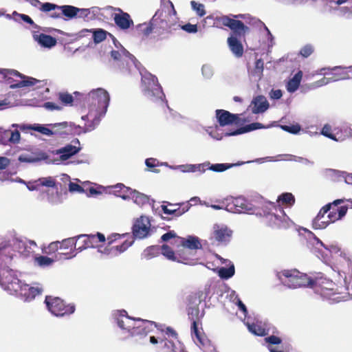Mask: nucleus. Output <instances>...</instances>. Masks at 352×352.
Instances as JSON below:
<instances>
[{"label":"nucleus","instance_id":"3c124183","mask_svg":"<svg viewBox=\"0 0 352 352\" xmlns=\"http://www.w3.org/2000/svg\"><path fill=\"white\" fill-rule=\"evenodd\" d=\"M341 134L338 138H343V141L352 135V126L343 125L340 129Z\"/></svg>","mask_w":352,"mask_h":352},{"label":"nucleus","instance_id":"20e7f679","mask_svg":"<svg viewBox=\"0 0 352 352\" xmlns=\"http://www.w3.org/2000/svg\"><path fill=\"white\" fill-rule=\"evenodd\" d=\"M142 76V89L146 97L153 102H163L164 94L157 78L147 72H140Z\"/></svg>","mask_w":352,"mask_h":352},{"label":"nucleus","instance_id":"a211bd4d","mask_svg":"<svg viewBox=\"0 0 352 352\" xmlns=\"http://www.w3.org/2000/svg\"><path fill=\"white\" fill-rule=\"evenodd\" d=\"M215 113L216 118L221 126L230 125L234 123L238 124L240 122L239 115L238 114H233L223 109H217Z\"/></svg>","mask_w":352,"mask_h":352},{"label":"nucleus","instance_id":"8fccbe9b","mask_svg":"<svg viewBox=\"0 0 352 352\" xmlns=\"http://www.w3.org/2000/svg\"><path fill=\"white\" fill-rule=\"evenodd\" d=\"M10 135V129H4L3 128H0V144L3 145L9 144Z\"/></svg>","mask_w":352,"mask_h":352},{"label":"nucleus","instance_id":"7ed1b4c3","mask_svg":"<svg viewBox=\"0 0 352 352\" xmlns=\"http://www.w3.org/2000/svg\"><path fill=\"white\" fill-rule=\"evenodd\" d=\"M278 278L282 283L289 288L296 289L301 287H314V278L296 270H285L278 274Z\"/></svg>","mask_w":352,"mask_h":352},{"label":"nucleus","instance_id":"393cba45","mask_svg":"<svg viewBox=\"0 0 352 352\" xmlns=\"http://www.w3.org/2000/svg\"><path fill=\"white\" fill-rule=\"evenodd\" d=\"M114 21L116 24L122 30H126L133 25V21L130 18V15L126 12L116 14L114 16Z\"/></svg>","mask_w":352,"mask_h":352},{"label":"nucleus","instance_id":"5fc2aeb1","mask_svg":"<svg viewBox=\"0 0 352 352\" xmlns=\"http://www.w3.org/2000/svg\"><path fill=\"white\" fill-rule=\"evenodd\" d=\"M329 224L327 219H314L313 221V228L314 229H323Z\"/></svg>","mask_w":352,"mask_h":352},{"label":"nucleus","instance_id":"dca6fc26","mask_svg":"<svg viewBox=\"0 0 352 352\" xmlns=\"http://www.w3.org/2000/svg\"><path fill=\"white\" fill-rule=\"evenodd\" d=\"M19 161L25 163H36L45 161L46 164H58L57 160H52L46 153L42 151L31 154H22L19 157Z\"/></svg>","mask_w":352,"mask_h":352},{"label":"nucleus","instance_id":"052dcab7","mask_svg":"<svg viewBox=\"0 0 352 352\" xmlns=\"http://www.w3.org/2000/svg\"><path fill=\"white\" fill-rule=\"evenodd\" d=\"M280 128L290 133L296 134L298 133L300 130V127L299 125H292V126H287V125H281Z\"/></svg>","mask_w":352,"mask_h":352},{"label":"nucleus","instance_id":"09e8293b","mask_svg":"<svg viewBox=\"0 0 352 352\" xmlns=\"http://www.w3.org/2000/svg\"><path fill=\"white\" fill-rule=\"evenodd\" d=\"M133 243V241H128L127 239H125L122 244L117 245L116 246L112 247L111 250H116L118 252V253L124 252L125 250H126L130 246L132 245Z\"/></svg>","mask_w":352,"mask_h":352},{"label":"nucleus","instance_id":"0e129e2a","mask_svg":"<svg viewBox=\"0 0 352 352\" xmlns=\"http://www.w3.org/2000/svg\"><path fill=\"white\" fill-rule=\"evenodd\" d=\"M76 18H82L85 19L88 17L89 14L91 13L90 9L87 8H76Z\"/></svg>","mask_w":352,"mask_h":352},{"label":"nucleus","instance_id":"c03bdc74","mask_svg":"<svg viewBox=\"0 0 352 352\" xmlns=\"http://www.w3.org/2000/svg\"><path fill=\"white\" fill-rule=\"evenodd\" d=\"M278 201H281L283 204L288 205H293L295 202V198L294 195L290 192H285L281 194L277 199Z\"/></svg>","mask_w":352,"mask_h":352},{"label":"nucleus","instance_id":"cd10ccee","mask_svg":"<svg viewBox=\"0 0 352 352\" xmlns=\"http://www.w3.org/2000/svg\"><path fill=\"white\" fill-rule=\"evenodd\" d=\"M162 254L166 256L168 259L173 261L181 262L186 265H195L196 262L190 261L187 258H184L183 261L177 260L175 256L174 252L167 245H163L162 246Z\"/></svg>","mask_w":352,"mask_h":352},{"label":"nucleus","instance_id":"e2e57ef3","mask_svg":"<svg viewBox=\"0 0 352 352\" xmlns=\"http://www.w3.org/2000/svg\"><path fill=\"white\" fill-rule=\"evenodd\" d=\"M329 212L327 218L329 223L340 219L334 206L333 208L331 207V209Z\"/></svg>","mask_w":352,"mask_h":352},{"label":"nucleus","instance_id":"f03ea898","mask_svg":"<svg viewBox=\"0 0 352 352\" xmlns=\"http://www.w3.org/2000/svg\"><path fill=\"white\" fill-rule=\"evenodd\" d=\"M312 288L316 294L331 302H338L349 298V293L344 292L348 289L346 287H338L331 280L322 276L314 278Z\"/></svg>","mask_w":352,"mask_h":352},{"label":"nucleus","instance_id":"864d4df0","mask_svg":"<svg viewBox=\"0 0 352 352\" xmlns=\"http://www.w3.org/2000/svg\"><path fill=\"white\" fill-rule=\"evenodd\" d=\"M159 248L157 246H151L144 251V256L146 258L150 259L155 256L158 253Z\"/></svg>","mask_w":352,"mask_h":352},{"label":"nucleus","instance_id":"37998d69","mask_svg":"<svg viewBox=\"0 0 352 352\" xmlns=\"http://www.w3.org/2000/svg\"><path fill=\"white\" fill-rule=\"evenodd\" d=\"M38 82V81L35 78H28L26 80H22L15 84L11 85L10 88L15 89V88H20V87H30V86L34 85Z\"/></svg>","mask_w":352,"mask_h":352},{"label":"nucleus","instance_id":"6e6d98bb","mask_svg":"<svg viewBox=\"0 0 352 352\" xmlns=\"http://www.w3.org/2000/svg\"><path fill=\"white\" fill-rule=\"evenodd\" d=\"M340 203V200H336L333 202L334 204V208L337 211L338 217L342 219L346 214L348 210V208L345 206H342L340 207H338L337 205Z\"/></svg>","mask_w":352,"mask_h":352},{"label":"nucleus","instance_id":"de8ad7c7","mask_svg":"<svg viewBox=\"0 0 352 352\" xmlns=\"http://www.w3.org/2000/svg\"><path fill=\"white\" fill-rule=\"evenodd\" d=\"M192 9L196 12L197 14L199 16H203L206 14L204 5L197 3L195 1L190 2Z\"/></svg>","mask_w":352,"mask_h":352},{"label":"nucleus","instance_id":"774afa93","mask_svg":"<svg viewBox=\"0 0 352 352\" xmlns=\"http://www.w3.org/2000/svg\"><path fill=\"white\" fill-rule=\"evenodd\" d=\"M340 12V14L344 16L349 17L352 16V6L350 7L348 6H344L340 7L338 9Z\"/></svg>","mask_w":352,"mask_h":352},{"label":"nucleus","instance_id":"c9c22d12","mask_svg":"<svg viewBox=\"0 0 352 352\" xmlns=\"http://www.w3.org/2000/svg\"><path fill=\"white\" fill-rule=\"evenodd\" d=\"M244 162L236 163V164H214L207 166L208 169L214 172H223L232 167L243 164Z\"/></svg>","mask_w":352,"mask_h":352},{"label":"nucleus","instance_id":"a18cd8bd","mask_svg":"<svg viewBox=\"0 0 352 352\" xmlns=\"http://www.w3.org/2000/svg\"><path fill=\"white\" fill-rule=\"evenodd\" d=\"M35 262L41 267H47L54 263V260L46 256H39L35 258Z\"/></svg>","mask_w":352,"mask_h":352},{"label":"nucleus","instance_id":"5701e85b","mask_svg":"<svg viewBox=\"0 0 352 352\" xmlns=\"http://www.w3.org/2000/svg\"><path fill=\"white\" fill-rule=\"evenodd\" d=\"M33 38L41 47L45 48L50 49L55 46L57 43L54 37L42 33L39 34H34Z\"/></svg>","mask_w":352,"mask_h":352},{"label":"nucleus","instance_id":"9b49d317","mask_svg":"<svg viewBox=\"0 0 352 352\" xmlns=\"http://www.w3.org/2000/svg\"><path fill=\"white\" fill-rule=\"evenodd\" d=\"M43 291V287L38 283L30 286L21 282L20 288L14 294L21 296L25 301H31Z\"/></svg>","mask_w":352,"mask_h":352},{"label":"nucleus","instance_id":"9d476101","mask_svg":"<svg viewBox=\"0 0 352 352\" xmlns=\"http://www.w3.org/2000/svg\"><path fill=\"white\" fill-rule=\"evenodd\" d=\"M151 221L148 217L141 216L138 218L133 226V234L135 238L142 239L149 235Z\"/></svg>","mask_w":352,"mask_h":352},{"label":"nucleus","instance_id":"a878e982","mask_svg":"<svg viewBox=\"0 0 352 352\" xmlns=\"http://www.w3.org/2000/svg\"><path fill=\"white\" fill-rule=\"evenodd\" d=\"M269 126H267L268 128ZM266 128L264 125L259 122H254L249 124H247L244 126L240 127L239 129L234 130L233 131H230L226 133V136H232L236 135L245 133H248L252 131H254L259 129Z\"/></svg>","mask_w":352,"mask_h":352},{"label":"nucleus","instance_id":"f704fd0d","mask_svg":"<svg viewBox=\"0 0 352 352\" xmlns=\"http://www.w3.org/2000/svg\"><path fill=\"white\" fill-rule=\"evenodd\" d=\"M210 165V162H206L199 164H183L178 165L179 170L182 173H195L197 170H200L201 167H206Z\"/></svg>","mask_w":352,"mask_h":352},{"label":"nucleus","instance_id":"4c0bfd02","mask_svg":"<svg viewBox=\"0 0 352 352\" xmlns=\"http://www.w3.org/2000/svg\"><path fill=\"white\" fill-rule=\"evenodd\" d=\"M324 175L331 180H339L342 177H344L345 172L336 169L327 168L323 171Z\"/></svg>","mask_w":352,"mask_h":352},{"label":"nucleus","instance_id":"338daca9","mask_svg":"<svg viewBox=\"0 0 352 352\" xmlns=\"http://www.w3.org/2000/svg\"><path fill=\"white\" fill-rule=\"evenodd\" d=\"M314 52V48L311 45H306L300 51V54L302 56L307 58L309 56Z\"/></svg>","mask_w":352,"mask_h":352},{"label":"nucleus","instance_id":"603ef678","mask_svg":"<svg viewBox=\"0 0 352 352\" xmlns=\"http://www.w3.org/2000/svg\"><path fill=\"white\" fill-rule=\"evenodd\" d=\"M109 188L113 189V194L114 195V192L117 193H122V192H131V189L129 187L125 186L122 183H118L113 186H108Z\"/></svg>","mask_w":352,"mask_h":352},{"label":"nucleus","instance_id":"49530a36","mask_svg":"<svg viewBox=\"0 0 352 352\" xmlns=\"http://www.w3.org/2000/svg\"><path fill=\"white\" fill-rule=\"evenodd\" d=\"M107 36V32L102 29H98L93 32V39L95 43H99L104 41Z\"/></svg>","mask_w":352,"mask_h":352},{"label":"nucleus","instance_id":"e433bc0d","mask_svg":"<svg viewBox=\"0 0 352 352\" xmlns=\"http://www.w3.org/2000/svg\"><path fill=\"white\" fill-rule=\"evenodd\" d=\"M245 324L247 326L249 331L251 332L252 334L258 336H263L265 335V329L258 324H256L254 323H251L249 321V318L247 319V321L245 322Z\"/></svg>","mask_w":352,"mask_h":352},{"label":"nucleus","instance_id":"2eb2a0df","mask_svg":"<svg viewBox=\"0 0 352 352\" xmlns=\"http://www.w3.org/2000/svg\"><path fill=\"white\" fill-rule=\"evenodd\" d=\"M72 144H68L65 146L55 150L53 153L54 155H57L59 156V158L56 159L58 160V164L60 163V161H65L70 158L72 156L74 155L80 150V142L78 139L72 141Z\"/></svg>","mask_w":352,"mask_h":352},{"label":"nucleus","instance_id":"4d7b16f0","mask_svg":"<svg viewBox=\"0 0 352 352\" xmlns=\"http://www.w3.org/2000/svg\"><path fill=\"white\" fill-rule=\"evenodd\" d=\"M292 158L289 159V160L300 162L305 166H312L314 165V162L311 161L307 158L296 156V155H291Z\"/></svg>","mask_w":352,"mask_h":352},{"label":"nucleus","instance_id":"423d86ee","mask_svg":"<svg viewBox=\"0 0 352 352\" xmlns=\"http://www.w3.org/2000/svg\"><path fill=\"white\" fill-rule=\"evenodd\" d=\"M217 202L225 204V210L230 212L258 214L256 212V208L241 197L234 198L232 196H228L223 199L217 200Z\"/></svg>","mask_w":352,"mask_h":352},{"label":"nucleus","instance_id":"6ab92c4d","mask_svg":"<svg viewBox=\"0 0 352 352\" xmlns=\"http://www.w3.org/2000/svg\"><path fill=\"white\" fill-rule=\"evenodd\" d=\"M153 325L156 324L148 320H142L140 318L135 319V323L133 324L130 336H146L151 329Z\"/></svg>","mask_w":352,"mask_h":352},{"label":"nucleus","instance_id":"c85d7f7f","mask_svg":"<svg viewBox=\"0 0 352 352\" xmlns=\"http://www.w3.org/2000/svg\"><path fill=\"white\" fill-rule=\"evenodd\" d=\"M349 78H350V76H349V74L347 73H344V75L343 76L338 77V78L324 77L322 79L311 83L310 85V88L311 89H316V88L320 87L323 85H326L331 82H335V81H337L339 80L349 79Z\"/></svg>","mask_w":352,"mask_h":352},{"label":"nucleus","instance_id":"aec40b11","mask_svg":"<svg viewBox=\"0 0 352 352\" xmlns=\"http://www.w3.org/2000/svg\"><path fill=\"white\" fill-rule=\"evenodd\" d=\"M232 234V231L223 224H215L213 226L212 236L219 242L229 241Z\"/></svg>","mask_w":352,"mask_h":352},{"label":"nucleus","instance_id":"79ce46f5","mask_svg":"<svg viewBox=\"0 0 352 352\" xmlns=\"http://www.w3.org/2000/svg\"><path fill=\"white\" fill-rule=\"evenodd\" d=\"M73 248H77L76 236L63 240L60 245V250H72Z\"/></svg>","mask_w":352,"mask_h":352},{"label":"nucleus","instance_id":"39448f33","mask_svg":"<svg viewBox=\"0 0 352 352\" xmlns=\"http://www.w3.org/2000/svg\"><path fill=\"white\" fill-rule=\"evenodd\" d=\"M263 212L272 226L278 228H287L289 226V218L277 203H267L264 206Z\"/></svg>","mask_w":352,"mask_h":352},{"label":"nucleus","instance_id":"72a5a7b5","mask_svg":"<svg viewBox=\"0 0 352 352\" xmlns=\"http://www.w3.org/2000/svg\"><path fill=\"white\" fill-rule=\"evenodd\" d=\"M182 243L184 248L189 250H197L201 248V245L199 240L195 236H188L186 239H181Z\"/></svg>","mask_w":352,"mask_h":352},{"label":"nucleus","instance_id":"2f4dec72","mask_svg":"<svg viewBox=\"0 0 352 352\" xmlns=\"http://www.w3.org/2000/svg\"><path fill=\"white\" fill-rule=\"evenodd\" d=\"M12 256L11 247L6 242L0 243V262L6 263Z\"/></svg>","mask_w":352,"mask_h":352},{"label":"nucleus","instance_id":"bf43d9fd","mask_svg":"<svg viewBox=\"0 0 352 352\" xmlns=\"http://www.w3.org/2000/svg\"><path fill=\"white\" fill-rule=\"evenodd\" d=\"M21 139V135L19 131H12L10 130V144H18Z\"/></svg>","mask_w":352,"mask_h":352},{"label":"nucleus","instance_id":"0eeeda50","mask_svg":"<svg viewBox=\"0 0 352 352\" xmlns=\"http://www.w3.org/2000/svg\"><path fill=\"white\" fill-rule=\"evenodd\" d=\"M45 303L48 311L56 317L70 315L75 311L74 305H66L63 300L58 297L46 296Z\"/></svg>","mask_w":352,"mask_h":352},{"label":"nucleus","instance_id":"58836bf2","mask_svg":"<svg viewBox=\"0 0 352 352\" xmlns=\"http://www.w3.org/2000/svg\"><path fill=\"white\" fill-rule=\"evenodd\" d=\"M76 8V7L73 6H59V10L61 11V14L68 19L76 18L77 13Z\"/></svg>","mask_w":352,"mask_h":352},{"label":"nucleus","instance_id":"4be33fe9","mask_svg":"<svg viewBox=\"0 0 352 352\" xmlns=\"http://www.w3.org/2000/svg\"><path fill=\"white\" fill-rule=\"evenodd\" d=\"M269 106V102L265 96H257L252 99L249 108L253 113L258 114L267 111Z\"/></svg>","mask_w":352,"mask_h":352},{"label":"nucleus","instance_id":"412c9836","mask_svg":"<svg viewBox=\"0 0 352 352\" xmlns=\"http://www.w3.org/2000/svg\"><path fill=\"white\" fill-rule=\"evenodd\" d=\"M77 248L79 252L89 248H94L96 243V236L95 234H80L76 236Z\"/></svg>","mask_w":352,"mask_h":352},{"label":"nucleus","instance_id":"c756f323","mask_svg":"<svg viewBox=\"0 0 352 352\" xmlns=\"http://www.w3.org/2000/svg\"><path fill=\"white\" fill-rule=\"evenodd\" d=\"M302 77V71H298L287 84V90L289 93L295 92L299 87Z\"/></svg>","mask_w":352,"mask_h":352},{"label":"nucleus","instance_id":"69168bd1","mask_svg":"<svg viewBox=\"0 0 352 352\" xmlns=\"http://www.w3.org/2000/svg\"><path fill=\"white\" fill-rule=\"evenodd\" d=\"M265 341L266 343L269 344V346L279 344L282 342V340L279 337L273 335L265 338Z\"/></svg>","mask_w":352,"mask_h":352},{"label":"nucleus","instance_id":"1a4fd4ad","mask_svg":"<svg viewBox=\"0 0 352 352\" xmlns=\"http://www.w3.org/2000/svg\"><path fill=\"white\" fill-rule=\"evenodd\" d=\"M21 282L12 270L8 267H0V285L5 290L14 294L20 288Z\"/></svg>","mask_w":352,"mask_h":352},{"label":"nucleus","instance_id":"4468645a","mask_svg":"<svg viewBox=\"0 0 352 352\" xmlns=\"http://www.w3.org/2000/svg\"><path fill=\"white\" fill-rule=\"evenodd\" d=\"M218 21L223 25L228 27L234 33L239 36H243L249 28L245 26L243 22L230 18L228 16H222L218 19Z\"/></svg>","mask_w":352,"mask_h":352},{"label":"nucleus","instance_id":"f3484780","mask_svg":"<svg viewBox=\"0 0 352 352\" xmlns=\"http://www.w3.org/2000/svg\"><path fill=\"white\" fill-rule=\"evenodd\" d=\"M118 326L123 331L131 333L132 327L135 323V318H132L126 316L125 310H118L114 314Z\"/></svg>","mask_w":352,"mask_h":352},{"label":"nucleus","instance_id":"7c9ffc66","mask_svg":"<svg viewBox=\"0 0 352 352\" xmlns=\"http://www.w3.org/2000/svg\"><path fill=\"white\" fill-rule=\"evenodd\" d=\"M49 126H50V130L56 131L53 135L69 134L72 132V130L69 129L71 126H69L67 122L50 124Z\"/></svg>","mask_w":352,"mask_h":352},{"label":"nucleus","instance_id":"6e6552de","mask_svg":"<svg viewBox=\"0 0 352 352\" xmlns=\"http://www.w3.org/2000/svg\"><path fill=\"white\" fill-rule=\"evenodd\" d=\"M173 14L163 10H157L152 18V24L156 26V32L165 31L171 28L176 21L175 14L173 3L170 2Z\"/></svg>","mask_w":352,"mask_h":352},{"label":"nucleus","instance_id":"680f3d73","mask_svg":"<svg viewBox=\"0 0 352 352\" xmlns=\"http://www.w3.org/2000/svg\"><path fill=\"white\" fill-rule=\"evenodd\" d=\"M331 209V205L330 204L324 206L323 208H321V210H320V212H318V214H317V216L315 219H327V217H325V214L329 211H330Z\"/></svg>","mask_w":352,"mask_h":352},{"label":"nucleus","instance_id":"ea45409f","mask_svg":"<svg viewBox=\"0 0 352 352\" xmlns=\"http://www.w3.org/2000/svg\"><path fill=\"white\" fill-rule=\"evenodd\" d=\"M331 126L328 124H324L322 129L321 134L331 140L336 141V142H342L343 141V138H338V133H337L336 135L333 134L331 133Z\"/></svg>","mask_w":352,"mask_h":352},{"label":"nucleus","instance_id":"f257e3e1","mask_svg":"<svg viewBox=\"0 0 352 352\" xmlns=\"http://www.w3.org/2000/svg\"><path fill=\"white\" fill-rule=\"evenodd\" d=\"M87 99L91 102V105L89 112L88 114L82 116V120H91V123L82 128L83 133L93 131L99 124L100 118L104 116L107 113L109 104L110 96L105 89L98 88L91 90L88 94ZM78 128L81 129V127L79 126H78Z\"/></svg>","mask_w":352,"mask_h":352},{"label":"nucleus","instance_id":"a19ab883","mask_svg":"<svg viewBox=\"0 0 352 352\" xmlns=\"http://www.w3.org/2000/svg\"><path fill=\"white\" fill-rule=\"evenodd\" d=\"M234 266L233 264H230L229 267H221L218 270L219 276L223 279H228L234 276Z\"/></svg>","mask_w":352,"mask_h":352},{"label":"nucleus","instance_id":"ddd939ff","mask_svg":"<svg viewBox=\"0 0 352 352\" xmlns=\"http://www.w3.org/2000/svg\"><path fill=\"white\" fill-rule=\"evenodd\" d=\"M308 233V245L313 249L315 253L320 252L322 248L331 254H338L340 252V248L337 244L325 245L312 232H309Z\"/></svg>","mask_w":352,"mask_h":352},{"label":"nucleus","instance_id":"bb28decb","mask_svg":"<svg viewBox=\"0 0 352 352\" xmlns=\"http://www.w3.org/2000/svg\"><path fill=\"white\" fill-rule=\"evenodd\" d=\"M230 50L236 57H241L243 54V47L241 43L234 36L228 38Z\"/></svg>","mask_w":352,"mask_h":352},{"label":"nucleus","instance_id":"13d9d810","mask_svg":"<svg viewBox=\"0 0 352 352\" xmlns=\"http://www.w3.org/2000/svg\"><path fill=\"white\" fill-rule=\"evenodd\" d=\"M202 74L206 78H210L213 76V68L210 65H204L201 69Z\"/></svg>","mask_w":352,"mask_h":352},{"label":"nucleus","instance_id":"b1692460","mask_svg":"<svg viewBox=\"0 0 352 352\" xmlns=\"http://www.w3.org/2000/svg\"><path fill=\"white\" fill-rule=\"evenodd\" d=\"M12 127H19L21 130H24L25 129H32L47 136H52L53 135V133L56 132L55 131L50 130V128H47L45 125L40 124H30L27 126L13 124H12Z\"/></svg>","mask_w":352,"mask_h":352},{"label":"nucleus","instance_id":"f8f14e48","mask_svg":"<svg viewBox=\"0 0 352 352\" xmlns=\"http://www.w3.org/2000/svg\"><path fill=\"white\" fill-rule=\"evenodd\" d=\"M111 57L115 60L120 61V67H124V65L130 68L131 66L138 67V63L135 58L122 45H120V50H114L111 51Z\"/></svg>","mask_w":352,"mask_h":352},{"label":"nucleus","instance_id":"473e14b6","mask_svg":"<svg viewBox=\"0 0 352 352\" xmlns=\"http://www.w3.org/2000/svg\"><path fill=\"white\" fill-rule=\"evenodd\" d=\"M131 199L133 200V201L140 206H142L144 204L148 203L149 201V198L147 195L141 193L135 190L131 189Z\"/></svg>","mask_w":352,"mask_h":352}]
</instances>
